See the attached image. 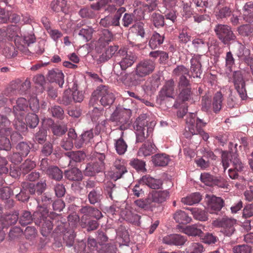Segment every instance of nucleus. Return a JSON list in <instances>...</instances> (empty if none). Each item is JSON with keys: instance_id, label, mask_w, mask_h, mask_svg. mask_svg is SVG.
Wrapping results in <instances>:
<instances>
[{"instance_id": "nucleus-47", "label": "nucleus", "mask_w": 253, "mask_h": 253, "mask_svg": "<svg viewBox=\"0 0 253 253\" xmlns=\"http://www.w3.org/2000/svg\"><path fill=\"white\" fill-rule=\"evenodd\" d=\"M105 190L109 197L113 200V196H116L119 193V188L113 183L108 182L105 187Z\"/></svg>"}, {"instance_id": "nucleus-14", "label": "nucleus", "mask_w": 253, "mask_h": 253, "mask_svg": "<svg viewBox=\"0 0 253 253\" xmlns=\"http://www.w3.org/2000/svg\"><path fill=\"white\" fill-rule=\"evenodd\" d=\"M98 91L99 92V97L101 98L100 102L102 106L109 107L113 103L115 99L114 95L107 86L105 85L98 86Z\"/></svg>"}, {"instance_id": "nucleus-5", "label": "nucleus", "mask_w": 253, "mask_h": 253, "mask_svg": "<svg viewBox=\"0 0 253 253\" xmlns=\"http://www.w3.org/2000/svg\"><path fill=\"white\" fill-rule=\"evenodd\" d=\"M214 31L218 38L224 44H229L231 41L236 40V37L232 31L231 28L223 24H217Z\"/></svg>"}, {"instance_id": "nucleus-38", "label": "nucleus", "mask_w": 253, "mask_h": 253, "mask_svg": "<svg viewBox=\"0 0 253 253\" xmlns=\"http://www.w3.org/2000/svg\"><path fill=\"white\" fill-rule=\"evenodd\" d=\"M66 6L67 1L65 0H54L50 4L51 8L55 12L60 11L66 12Z\"/></svg>"}, {"instance_id": "nucleus-37", "label": "nucleus", "mask_w": 253, "mask_h": 253, "mask_svg": "<svg viewBox=\"0 0 253 253\" xmlns=\"http://www.w3.org/2000/svg\"><path fill=\"white\" fill-rule=\"evenodd\" d=\"M65 176L68 179L73 181H79L82 178L81 171L76 168L66 170L65 171Z\"/></svg>"}, {"instance_id": "nucleus-19", "label": "nucleus", "mask_w": 253, "mask_h": 253, "mask_svg": "<svg viewBox=\"0 0 253 253\" xmlns=\"http://www.w3.org/2000/svg\"><path fill=\"white\" fill-rule=\"evenodd\" d=\"M162 241L163 243L169 245L182 246L187 239L180 234H170L163 237Z\"/></svg>"}, {"instance_id": "nucleus-58", "label": "nucleus", "mask_w": 253, "mask_h": 253, "mask_svg": "<svg viewBox=\"0 0 253 253\" xmlns=\"http://www.w3.org/2000/svg\"><path fill=\"white\" fill-rule=\"evenodd\" d=\"M130 165L138 171H144L145 169V163L137 159H133L130 162Z\"/></svg>"}, {"instance_id": "nucleus-18", "label": "nucleus", "mask_w": 253, "mask_h": 253, "mask_svg": "<svg viewBox=\"0 0 253 253\" xmlns=\"http://www.w3.org/2000/svg\"><path fill=\"white\" fill-rule=\"evenodd\" d=\"M169 197L168 190L152 191L148 194V199L153 203H162L166 201Z\"/></svg>"}, {"instance_id": "nucleus-57", "label": "nucleus", "mask_w": 253, "mask_h": 253, "mask_svg": "<svg viewBox=\"0 0 253 253\" xmlns=\"http://www.w3.org/2000/svg\"><path fill=\"white\" fill-rule=\"evenodd\" d=\"M172 74L175 76H183L189 75V70L183 65H178L173 70Z\"/></svg>"}, {"instance_id": "nucleus-21", "label": "nucleus", "mask_w": 253, "mask_h": 253, "mask_svg": "<svg viewBox=\"0 0 253 253\" xmlns=\"http://www.w3.org/2000/svg\"><path fill=\"white\" fill-rule=\"evenodd\" d=\"M64 78L63 73L58 69L51 70L48 72V79L49 81L56 83L61 87L63 86L64 83Z\"/></svg>"}, {"instance_id": "nucleus-36", "label": "nucleus", "mask_w": 253, "mask_h": 253, "mask_svg": "<svg viewBox=\"0 0 253 253\" xmlns=\"http://www.w3.org/2000/svg\"><path fill=\"white\" fill-rule=\"evenodd\" d=\"M155 151V145L151 142L144 144L138 151L139 156H147L150 155Z\"/></svg>"}, {"instance_id": "nucleus-13", "label": "nucleus", "mask_w": 253, "mask_h": 253, "mask_svg": "<svg viewBox=\"0 0 253 253\" xmlns=\"http://www.w3.org/2000/svg\"><path fill=\"white\" fill-rule=\"evenodd\" d=\"M114 169L110 172V176L114 180L122 178L127 172L125 160L122 158H116L113 164Z\"/></svg>"}, {"instance_id": "nucleus-64", "label": "nucleus", "mask_w": 253, "mask_h": 253, "mask_svg": "<svg viewBox=\"0 0 253 253\" xmlns=\"http://www.w3.org/2000/svg\"><path fill=\"white\" fill-rule=\"evenodd\" d=\"M131 31L136 35L140 36L141 38H144L145 36V31L143 25L142 23H137L135 24L131 28Z\"/></svg>"}, {"instance_id": "nucleus-2", "label": "nucleus", "mask_w": 253, "mask_h": 253, "mask_svg": "<svg viewBox=\"0 0 253 253\" xmlns=\"http://www.w3.org/2000/svg\"><path fill=\"white\" fill-rule=\"evenodd\" d=\"M28 109V102L24 98H19L16 104L13 107V113L15 116L14 126L18 131L23 132L27 129V125L23 120Z\"/></svg>"}, {"instance_id": "nucleus-53", "label": "nucleus", "mask_w": 253, "mask_h": 253, "mask_svg": "<svg viewBox=\"0 0 253 253\" xmlns=\"http://www.w3.org/2000/svg\"><path fill=\"white\" fill-rule=\"evenodd\" d=\"M10 134L0 135L1 139H0V149L5 151H8L11 149V144L9 139L5 137Z\"/></svg>"}, {"instance_id": "nucleus-46", "label": "nucleus", "mask_w": 253, "mask_h": 253, "mask_svg": "<svg viewBox=\"0 0 253 253\" xmlns=\"http://www.w3.org/2000/svg\"><path fill=\"white\" fill-rule=\"evenodd\" d=\"M66 155L69 157L71 160L76 162L82 161L86 157L85 154L82 151L69 152L66 153Z\"/></svg>"}, {"instance_id": "nucleus-45", "label": "nucleus", "mask_w": 253, "mask_h": 253, "mask_svg": "<svg viewBox=\"0 0 253 253\" xmlns=\"http://www.w3.org/2000/svg\"><path fill=\"white\" fill-rule=\"evenodd\" d=\"M204 252L203 245L199 243H192L183 253H202Z\"/></svg>"}, {"instance_id": "nucleus-31", "label": "nucleus", "mask_w": 253, "mask_h": 253, "mask_svg": "<svg viewBox=\"0 0 253 253\" xmlns=\"http://www.w3.org/2000/svg\"><path fill=\"white\" fill-rule=\"evenodd\" d=\"M123 135L124 132L122 131L121 137L115 140V148L117 153L120 155L124 154L127 148V145L123 138Z\"/></svg>"}, {"instance_id": "nucleus-60", "label": "nucleus", "mask_w": 253, "mask_h": 253, "mask_svg": "<svg viewBox=\"0 0 253 253\" xmlns=\"http://www.w3.org/2000/svg\"><path fill=\"white\" fill-rule=\"evenodd\" d=\"M36 38L33 35H29L25 36L23 38H21V41H19L20 43L19 49H21L25 45H29L35 42Z\"/></svg>"}, {"instance_id": "nucleus-44", "label": "nucleus", "mask_w": 253, "mask_h": 253, "mask_svg": "<svg viewBox=\"0 0 253 253\" xmlns=\"http://www.w3.org/2000/svg\"><path fill=\"white\" fill-rule=\"evenodd\" d=\"M223 96L220 92H216L213 98L212 107L215 113L218 112L222 107Z\"/></svg>"}, {"instance_id": "nucleus-20", "label": "nucleus", "mask_w": 253, "mask_h": 253, "mask_svg": "<svg viewBox=\"0 0 253 253\" xmlns=\"http://www.w3.org/2000/svg\"><path fill=\"white\" fill-rule=\"evenodd\" d=\"M104 169V163L102 160L93 163H89L86 166L84 174L92 176L96 173L99 172Z\"/></svg>"}, {"instance_id": "nucleus-4", "label": "nucleus", "mask_w": 253, "mask_h": 253, "mask_svg": "<svg viewBox=\"0 0 253 253\" xmlns=\"http://www.w3.org/2000/svg\"><path fill=\"white\" fill-rule=\"evenodd\" d=\"M47 214L48 211L46 208L42 207H38V210L33 214L34 217L39 219L41 220L40 222L42 223L41 233L43 236H47L53 228L51 221L47 218L44 219Z\"/></svg>"}, {"instance_id": "nucleus-15", "label": "nucleus", "mask_w": 253, "mask_h": 253, "mask_svg": "<svg viewBox=\"0 0 253 253\" xmlns=\"http://www.w3.org/2000/svg\"><path fill=\"white\" fill-rule=\"evenodd\" d=\"M206 201L207 203L208 210L211 213L220 211L224 204L223 200L221 198L213 195H207Z\"/></svg>"}, {"instance_id": "nucleus-10", "label": "nucleus", "mask_w": 253, "mask_h": 253, "mask_svg": "<svg viewBox=\"0 0 253 253\" xmlns=\"http://www.w3.org/2000/svg\"><path fill=\"white\" fill-rule=\"evenodd\" d=\"M186 123L188 131L192 135H197L202 132V128L205 126L206 123L196 118L194 113L188 115L186 119Z\"/></svg>"}, {"instance_id": "nucleus-52", "label": "nucleus", "mask_w": 253, "mask_h": 253, "mask_svg": "<svg viewBox=\"0 0 253 253\" xmlns=\"http://www.w3.org/2000/svg\"><path fill=\"white\" fill-rule=\"evenodd\" d=\"M16 149L23 156H26L30 152L31 147L27 142H21L18 144Z\"/></svg>"}, {"instance_id": "nucleus-17", "label": "nucleus", "mask_w": 253, "mask_h": 253, "mask_svg": "<svg viewBox=\"0 0 253 253\" xmlns=\"http://www.w3.org/2000/svg\"><path fill=\"white\" fill-rule=\"evenodd\" d=\"M31 83L28 79H26L23 83L20 82L12 83L10 86L7 88L8 93L12 95L18 93H22L30 87Z\"/></svg>"}, {"instance_id": "nucleus-30", "label": "nucleus", "mask_w": 253, "mask_h": 253, "mask_svg": "<svg viewBox=\"0 0 253 253\" xmlns=\"http://www.w3.org/2000/svg\"><path fill=\"white\" fill-rule=\"evenodd\" d=\"M202 196L199 193H193L190 195L183 198L181 202L184 205H193L200 202Z\"/></svg>"}, {"instance_id": "nucleus-35", "label": "nucleus", "mask_w": 253, "mask_h": 253, "mask_svg": "<svg viewBox=\"0 0 253 253\" xmlns=\"http://www.w3.org/2000/svg\"><path fill=\"white\" fill-rule=\"evenodd\" d=\"M164 40V37L163 36L155 32L149 41V45L152 49H155L163 43Z\"/></svg>"}, {"instance_id": "nucleus-50", "label": "nucleus", "mask_w": 253, "mask_h": 253, "mask_svg": "<svg viewBox=\"0 0 253 253\" xmlns=\"http://www.w3.org/2000/svg\"><path fill=\"white\" fill-rule=\"evenodd\" d=\"M102 195L99 190H93L89 192L88 195V200L91 204H94L98 202Z\"/></svg>"}, {"instance_id": "nucleus-49", "label": "nucleus", "mask_w": 253, "mask_h": 253, "mask_svg": "<svg viewBox=\"0 0 253 253\" xmlns=\"http://www.w3.org/2000/svg\"><path fill=\"white\" fill-rule=\"evenodd\" d=\"M25 121L30 127H35L39 123L38 116L34 113L28 114L25 118Z\"/></svg>"}, {"instance_id": "nucleus-32", "label": "nucleus", "mask_w": 253, "mask_h": 253, "mask_svg": "<svg viewBox=\"0 0 253 253\" xmlns=\"http://www.w3.org/2000/svg\"><path fill=\"white\" fill-rule=\"evenodd\" d=\"M94 32V30L92 27L84 26L80 30L78 34L85 42H87L92 39Z\"/></svg>"}, {"instance_id": "nucleus-56", "label": "nucleus", "mask_w": 253, "mask_h": 253, "mask_svg": "<svg viewBox=\"0 0 253 253\" xmlns=\"http://www.w3.org/2000/svg\"><path fill=\"white\" fill-rule=\"evenodd\" d=\"M116 233L118 236L122 239L124 245L129 243L130 240L128 233L124 227H121L120 229L117 230Z\"/></svg>"}, {"instance_id": "nucleus-55", "label": "nucleus", "mask_w": 253, "mask_h": 253, "mask_svg": "<svg viewBox=\"0 0 253 253\" xmlns=\"http://www.w3.org/2000/svg\"><path fill=\"white\" fill-rule=\"evenodd\" d=\"M35 166L36 164L34 161L27 160L20 166V169L23 174H25L34 169Z\"/></svg>"}, {"instance_id": "nucleus-40", "label": "nucleus", "mask_w": 253, "mask_h": 253, "mask_svg": "<svg viewBox=\"0 0 253 253\" xmlns=\"http://www.w3.org/2000/svg\"><path fill=\"white\" fill-rule=\"evenodd\" d=\"M158 4L157 0H146V3L140 2L139 8L144 12H150L154 10Z\"/></svg>"}, {"instance_id": "nucleus-6", "label": "nucleus", "mask_w": 253, "mask_h": 253, "mask_svg": "<svg viewBox=\"0 0 253 253\" xmlns=\"http://www.w3.org/2000/svg\"><path fill=\"white\" fill-rule=\"evenodd\" d=\"M222 163L224 171L230 164L237 171H241L243 168V165L236 153L223 152L222 154Z\"/></svg>"}, {"instance_id": "nucleus-41", "label": "nucleus", "mask_w": 253, "mask_h": 253, "mask_svg": "<svg viewBox=\"0 0 253 253\" xmlns=\"http://www.w3.org/2000/svg\"><path fill=\"white\" fill-rule=\"evenodd\" d=\"M186 209L190 211L193 214L194 217L197 220L201 221H206L208 219L207 214L203 210L196 208H188Z\"/></svg>"}, {"instance_id": "nucleus-27", "label": "nucleus", "mask_w": 253, "mask_h": 253, "mask_svg": "<svg viewBox=\"0 0 253 253\" xmlns=\"http://www.w3.org/2000/svg\"><path fill=\"white\" fill-rule=\"evenodd\" d=\"M119 47L117 45L110 46L105 49L99 57L98 61L100 62H104L111 58L118 50Z\"/></svg>"}, {"instance_id": "nucleus-3", "label": "nucleus", "mask_w": 253, "mask_h": 253, "mask_svg": "<svg viewBox=\"0 0 253 253\" xmlns=\"http://www.w3.org/2000/svg\"><path fill=\"white\" fill-rule=\"evenodd\" d=\"M133 127L136 134L137 142H143L153 131L152 127L147 126V121L146 119L140 117L136 119Z\"/></svg>"}, {"instance_id": "nucleus-42", "label": "nucleus", "mask_w": 253, "mask_h": 253, "mask_svg": "<svg viewBox=\"0 0 253 253\" xmlns=\"http://www.w3.org/2000/svg\"><path fill=\"white\" fill-rule=\"evenodd\" d=\"M49 176L56 180H60L63 177L62 171L56 166H51L47 169V173Z\"/></svg>"}, {"instance_id": "nucleus-7", "label": "nucleus", "mask_w": 253, "mask_h": 253, "mask_svg": "<svg viewBox=\"0 0 253 253\" xmlns=\"http://www.w3.org/2000/svg\"><path fill=\"white\" fill-rule=\"evenodd\" d=\"M236 220L234 219L223 217L221 219L215 220L212 222L214 226L221 228V232L226 236H231L235 231L234 225Z\"/></svg>"}, {"instance_id": "nucleus-33", "label": "nucleus", "mask_w": 253, "mask_h": 253, "mask_svg": "<svg viewBox=\"0 0 253 253\" xmlns=\"http://www.w3.org/2000/svg\"><path fill=\"white\" fill-rule=\"evenodd\" d=\"M9 120L4 116L0 115V135L10 134L11 128Z\"/></svg>"}, {"instance_id": "nucleus-54", "label": "nucleus", "mask_w": 253, "mask_h": 253, "mask_svg": "<svg viewBox=\"0 0 253 253\" xmlns=\"http://www.w3.org/2000/svg\"><path fill=\"white\" fill-rule=\"evenodd\" d=\"M103 36H101L98 40V44L100 45L105 46L106 44H108L109 42L112 39V35L111 33L106 30L103 31Z\"/></svg>"}, {"instance_id": "nucleus-1", "label": "nucleus", "mask_w": 253, "mask_h": 253, "mask_svg": "<svg viewBox=\"0 0 253 253\" xmlns=\"http://www.w3.org/2000/svg\"><path fill=\"white\" fill-rule=\"evenodd\" d=\"M117 59L114 64L113 71L116 75H120L121 70L126 71L131 67L136 59V56L131 52H127L126 48H121L117 54Z\"/></svg>"}, {"instance_id": "nucleus-39", "label": "nucleus", "mask_w": 253, "mask_h": 253, "mask_svg": "<svg viewBox=\"0 0 253 253\" xmlns=\"http://www.w3.org/2000/svg\"><path fill=\"white\" fill-rule=\"evenodd\" d=\"M200 227V225L197 224L189 225L185 229L184 232L189 236L202 237L203 232Z\"/></svg>"}, {"instance_id": "nucleus-8", "label": "nucleus", "mask_w": 253, "mask_h": 253, "mask_svg": "<svg viewBox=\"0 0 253 253\" xmlns=\"http://www.w3.org/2000/svg\"><path fill=\"white\" fill-rule=\"evenodd\" d=\"M126 205L120 206L119 203L113 205L109 207L106 210L109 215H119L130 222L133 221V217H138L137 214L133 215L131 211L128 209L126 208L124 210V207Z\"/></svg>"}, {"instance_id": "nucleus-24", "label": "nucleus", "mask_w": 253, "mask_h": 253, "mask_svg": "<svg viewBox=\"0 0 253 253\" xmlns=\"http://www.w3.org/2000/svg\"><path fill=\"white\" fill-rule=\"evenodd\" d=\"M68 137L64 139L61 142V145L62 147L66 150L71 149L73 146V139L77 137V133L73 129H70L68 132Z\"/></svg>"}, {"instance_id": "nucleus-29", "label": "nucleus", "mask_w": 253, "mask_h": 253, "mask_svg": "<svg viewBox=\"0 0 253 253\" xmlns=\"http://www.w3.org/2000/svg\"><path fill=\"white\" fill-rule=\"evenodd\" d=\"M175 221L180 224H187L191 222V218L184 211L179 210L173 214Z\"/></svg>"}, {"instance_id": "nucleus-28", "label": "nucleus", "mask_w": 253, "mask_h": 253, "mask_svg": "<svg viewBox=\"0 0 253 253\" xmlns=\"http://www.w3.org/2000/svg\"><path fill=\"white\" fill-rule=\"evenodd\" d=\"M169 161V156L165 154H157L152 157V162L155 166H166Z\"/></svg>"}, {"instance_id": "nucleus-11", "label": "nucleus", "mask_w": 253, "mask_h": 253, "mask_svg": "<svg viewBox=\"0 0 253 253\" xmlns=\"http://www.w3.org/2000/svg\"><path fill=\"white\" fill-rule=\"evenodd\" d=\"M131 111L130 109L118 106L111 115L110 120L112 122H119L120 124H126L131 116Z\"/></svg>"}, {"instance_id": "nucleus-16", "label": "nucleus", "mask_w": 253, "mask_h": 253, "mask_svg": "<svg viewBox=\"0 0 253 253\" xmlns=\"http://www.w3.org/2000/svg\"><path fill=\"white\" fill-rule=\"evenodd\" d=\"M6 32V39L9 40L14 41L17 48L20 47V43L19 41H21V34L20 28L16 25H11L5 29Z\"/></svg>"}, {"instance_id": "nucleus-12", "label": "nucleus", "mask_w": 253, "mask_h": 253, "mask_svg": "<svg viewBox=\"0 0 253 253\" xmlns=\"http://www.w3.org/2000/svg\"><path fill=\"white\" fill-rule=\"evenodd\" d=\"M233 83L235 88L238 92L241 98L245 100L247 98V93L245 88V81L240 71H235L233 74Z\"/></svg>"}, {"instance_id": "nucleus-59", "label": "nucleus", "mask_w": 253, "mask_h": 253, "mask_svg": "<svg viewBox=\"0 0 253 253\" xmlns=\"http://www.w3.org/2000/svg\"><path fill=\"white\" fill-rule=\"evenodd\" d=\"M134 204L138 207L144 209H149L152 206L151 201L148 199V196L145 200L139 199L135 201Z\"/></svg>"}, {"instance_id": "nucleus-34", "label": "nucleus", "mask_w": 253, "mask_h": 253, "mask_svg": "<svg viewBox=\"0 0 253 253\" xmlns=\"http://www.w3.org/2000/svg\"><path fill=\"white\" fill-rule=\"evenodd\" d=\"M192 44L196 48L197 51L204 53L209 48V43L207 41L202 39H195L193 40Z\"/></svg>"}, {"instance_id": "nucleus-23", "label": "nucleus", "mask_w": 253, "mask_h": 253, "mask_svg": "<svg viewBox=\"0 0 253 253\" xmlns=\"http://www.w3.org/2000/svg\"><path fill=\"white\" fill-rule=\"evenodd\" d=\"M140 183L147 185L150 188L154 189H159L162 185V182L160 179H155L149 175H144L142 177Z\"/></svg>"}, {"instance_id": "nucleus-51", "label": "nucleus", "mask_w": 253, "mask_h": 253, "mask_svg": "<svg viewBox=\"0 0 253 253\" xmlns=\"http://www.w3.org/2000/svg\"><path fill=\"white\" fill-rule=\"evenodd\" d=\"M33 220L31 212L28 211H24L19 218V223L22 226H26Z\"/></svg>"}, {"instance_id": "nucleus-62", "label": "nucleus", "mask_w": 253, "mask_h": 253, "mask_svg": "<svg viewBox=\"0 0 253 253\" xmlns=\"http://www.w3.org/2000/svg\"><path fill=\"white\" fill-rule=\"evenodd\" d=\"M238 32L243 36H248L253 32L251 25L249 24L243 25L238 28Z\"/></svg>"}, {"instance_id": "nucleus-9", "label": "nucleus", "mask_w": 253, "mask_h": 253, "mask_svg": "<svg viewBox=\"0 0 253 253\" xmlns=\"http://www.w3.org/2000/svg\"><path fill=\"white\" fill-rule=\"evenodd\" d=\"M155 67L154 61L144 59L139 61L134 68V73L138 77H144L153 72Z\"/></svg>"}, {"instance_id": "nucleus-43", "label": "nucleus", "mask_w": 253, "mask_h": 253, "mask_svg": "<svg viewBox=\"0 0 253 253\" xmlns=\"http://www.w3.org/2000/svg\"><path fill=\"white\" fill-rule=\"evenodd\" d=\"M164 19V16L158 13H153L150 16L151 22L157 28L164 26L165 24Z\"/></svg>"}, {"instance_id": "nucleus-25", "label": "nucleus", "mask_w": 253, "mask_h": 253, "mask_svg": "<svg viewBox=\"0 0 253 253\" xmlns=\"http://www.w3.org/2000/svg\"><path fill=\"white\" fill-rule=\"evenodd\" d=\"M236 47L237 49L235 54L240 59L245 60L247 63L248 59L252 58L250 57V50L244 45L241 43L237 42Z\"/></svg>"}, {"instance_id": "nucleus-63", "label": "nucleus", "mask_w": 253, "mask_h": 253, "mask_svg": "<svg viewBox=\"0 0 253 253\" xmlns=\"http://www.w3.org/2000/svg\"><path fill=\"white\" fill-rule=\"evenodd\" d=\"M46 137V131L44 129H41L36 133L35 135L34 140L39 143L42 144L43 143Z\"/></svg>"}, {"instance_id": "nucleus-48", "label": "nucleus", "mask_w": 253, "mask_h": 253, "mask_svg": "<svg viewBox=\"0 0 253 253\" xmlns=\"http://www.w3.org/2000/svg\"><path fill=\"white\" fill-rule=\"evenodd\" d=\"M232 251L234 253H251L253 249L249 245L243 244L234 246Z\"/></svg>"}, {"instance_id": "nucleus-22", "label": "nucleus", "mask_w": 253, "mask_h": 253, "mask_svg": "<svg viewBox=\"0 0 253 253\" xmlns=\"http://www.w3.org/2000/svg\"><path fill=\"white\" fill-rule=\"evenodd\" d=\"M174 94V82L170 79L166 82L161 90L160 96L162 97H168L172 98Z\"/></svg>"}, {"instance_id": "nucleus-26", "label": "nucleus", "mask_w": 253, "mask_h": 253, "mask_svg": "<svg viewBox=\"0 0 253 253\" xmlns=\"http://www.w3.org/2000/svg\"><path fill=\"white\" fill-rule=\"evenodd\" d=\"M191 72L194 78H200L202 73L201 64L199 58L193 57L191 60Z\"/></svg>"}, {"instance_id": "nucleus-61", "label": "nucleus", "mask_w": 253, "mask_h": 253, "mask_svg": "<svg viewBox=\"0 0 253 253\" xmlns=\"http://www.w3.org/2000/svg\"><path fill=\"white\" fill-rule=\"evenodd\" d=\"M75 251L77 253H93V250H90L89 251L86 247V244L83 241L79 242L77 245L74 247Z\"/></svg>"}]
</instances>
